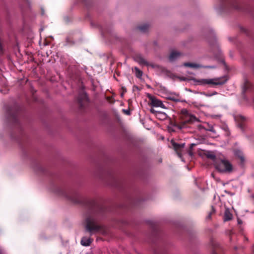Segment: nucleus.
<instances>
[{"label":"nucleus","instance_id":"1","mask_svg":"<svg viewBox=\"0 0 254 254\" xmlns=\"http://www.w3.org/2000/svg\"><path fill=\"white\" fill-rule=\"evenodd\" d=\"M85 203L89 210L85 219V230L92 235L102 229V226L98 222L102 215L103 208L94 200H86Z\"/></svg>","mask_w":254,"mask_h":254},{"label":"nucleus","instance_id":"2","mask_svg":"<svg viewBox=\"0 0 254 254\" xmlns=\"http://www.w3.org/2000/svg\"><path fill=\"white\" fill-rule=\"evenodd\" d=\"M55 192L60 196L74 203H82V199L80 194L76 190L65 188L58 187Z\"/></svg>","mask_w":254,"mask_h":254},{"label":"nucleus","instance_id":"3","mask_svg":"<svg viewBox=\"0 0 254 254\" xmlns=\"http://www.w3.org/2000/svg\"><path fill=\"white\" fill-rule=\"evenodd\" d=\"M214 165L216 169L221 173H230L233 169L231 164L225 159L218 158L214 161Z\"/></svg>","mask_w":254,"mask_h":254},{"label":"nucleus","instance_id":"4","mask_svg":"<svg viewBox=\"0 0 254 254\" xmlns=\"http://www.w3.org/2000/svg\"><path fill=\"white\" fill-rule=\"evenodd\" d=\"M6 116L8 120L14 124H19L18 119V108L17 105H13L12 107H6Z\"/></svg>","mask_w":254,"mask_h":254},{"label":"nucleus","instance_id":"5","mask_svg":"<svg viewBox=\"0 0 254 254\" xmlns=\"http://www.w3.org/2000/svg\"><path fill=\"white\" fill-rule=\"evenodd\" d=\"M180 118L182 122L184 124L192 123L198 121L193 115L190 114L186 109H183L181 110Z\"/></svg>","mask_w":254,"mask_h":254},{"label":"nucleus","instance_id":"6","mask_svg":"<svg viewBox=\"0 0 254 254\" xmlns=\"http://www.w3.org/2000/svg\"><path fill=\"white\" fill-rule=\"evenodd\" d=\"M222 9L232 8L237 10H242V7L237 0H220Z\"/></svg>","mask_w":254,"mask_h":254},{"label":"nucleus","instance_id":"7","mask_svg":"<svg viewBox=\"0 0 254 254\" xmlns=\"http://www.w3.org/2000/svg\"><path fill=\"white\" fill-rule=\"evenodd\" d=\"M198 85H204L206 84H212L214 85H223L225 81H220L218 79H202L196 80Z\"/></svg>","mask_w":254,"mask_h":254},{"label":"nucleus","instance_id":"8","mask_svg":"<svg viewBox=\"0 0 254 254\" xmlns=\"http://www.w3.org/2000/svg\"><path fill=\"white\" fill-rule=\"evenodd\" d=\"M78 103L81 108H83L88 103V99L87 94L81 91L78 96Z\"/></svg>","mask_w":254,"mask_h":254},{"label":"nucleus","instance_id":"9","mask_svg":"<svg viewBox=\"0 0 254 254\" xmlns=\"http://www.w3.org/2000/svg\"><path fill=\"white\" fill-rule=\"evenodd\" d=\"M111 182L109 183L110 185L120 189L122 188V181L118 178L114 174H111L110 176Z\"/></svg>","mask_w":254,"mask_h":254},{"label":"nucleus","instance_id":"10","mask_svg":"<svg viewBox=\"0 0 254 254\" xmlns=\"http://www.w3.org/2000/svg\"><path fill=\"white\" fill-rule=\"evenodd\" d=\"M171 144L174 149V150L176 151L177 153L178 156L181 158L182 157V150L184 148L185 143H178L177 142H175L174 141H171Z\"/></svg>","mask_w":254,"mask_h":254},{"label":"nucleus","instance_id":"11","mask_svg":"<svg viewBox=\"0 0 254 254\" xmlns=\"http://www.w3.org/2000/svg\"><path fill=\"white\" fill-rule=\"evenodd\" d=\"M151 100V105L152 107H161L163 109H166L165 106L163 104L162 102L157 99L155 97H151L150 98Z\"/></svg>","mask_w":254,"mask_h":254},{"label":"nucleus","instance_id":"12","mask_svg":"<svg viewBox=\"0 0 254 254\" xmlns=\"http://www.w3.org/2000/svg\"><path fill=\"white\" fill-rule=\"evenodd\" d=\"M199 129H204L205 130L209 131L212 132L214 135L217 134V132L216 130L215 129L214 127L208 123L206 124L204 126L200 125L198 126Z\"/></svg>","mask_w":254,"mask_h":254},{"label":"nucleus","instance_id":"13","mask_svg":"<svg viewBox=\"0 0 254 254\" xmlns=\"http://www.w3.org/2000/svg\"><path fill=\"white\" fill-rule=\"evenodd\" d=\"M183 55V54L178 51H172L169 56V61L173 62L178 59Z\"/></svg>","mask_w":254,"mask_h":254},{"label":"nucleus","instance_id":"14","mask_svg":"<svg viewBox=\"0 0 254 254\" xmlns=\"http://www.w3.org/2000/svg\"><path fill=\"white\" fill-rule=\"evenodd\" d=\"M135 60L140 65L149 66V63L140 55H136L135 57Z\"/></svg>","mask_w":254,"mask_h":254},{"label":"nucleus","instance_id":"15","mask_svg":"<svg viewBox=\"0 0 254 254\" xmlns=\"http://www.w3.org/2000/svg\"><path fill=\"white\" fill-rule=\"evenodd\" d=\"M184 65L185 66L190 67L193 68H198L200 67L203 68H213L214 66H203L199 64H194V63H185L184 64Z\"/></svg>","mask_w":254,"mask_h":254},{"label":"nucleus","instance_id":"16","mask_svg":"<svg viewBox=\"0 0 254 254\" xmlns=\"http://www.w3.org/2000/svg\"><path fill=\"white\" fill-rule=\"evenodd\" d=\"M252 87V84L248 80L245 81L244 84L243 86L242 93L244 95L245 93L251 90Z\"/></svg>","mask_w":254,"mask_h":254},{"label":"nucleus","instance_id":"17","mask_svg":"<svg viewBox=\"0 0 254 254\" xmlns=\"http://www.w3.org/2000/svg\"><path fill=\"white\" fill-rule=\"evenodd\" d=\"M232 218V214L230 212L229 208H226L224 215V221H227L230 220Z\"/></svg>","mask_w":254,"mask_h":254},{"label":"nucleus","instance_id":"18","mask_svg":"<svg viewBox=\"0 0 254 254\" xmlns=\"http://www.w3.org/2000/svg\"><path fill=\"white\" fill-rule=\"evenodd\" d=\"M92 239L90 238L83 237L81 240V244L83 246H89L92 243Z\"/></svg>","mask_w":254,"mask_h":254},{"label":"nucleus","instance_id":"19","mask_svg":"<svg viewBox=\"0 0 254 254\" xmlns=\"http://www.w3.org/2000/svg\"><path fill=\"white\" fill-rule=\"evenodd\" d=\"M210 244L213 249L212 251V254H218L215 249L219 247V244L213 239L211 240Z\"/></svg>","mask_w":254,"mask_h":254},{"label":"nucleus","instance_id":"20","mask_svg":"<svg viewBox=\"0 0 254 254\" xmlns=\"http://www.w3.org/2000/svg\"><path fill=\"white\" fill-rule=\"evenodd\" d=\"M234 154L235 156L239 158L242 162L245 160L243 152L240 149H236L234 150Z\"/></svg>","mask_w":254,"mask_h":254},{"label":"nucleus","instance_id":"21","mask_svg":"<svg viewBox=\"0 0 254 254\" xmlns=\"http://www.w3.org/2000/svg\"><path fill=\"white\" fill-rule=\"evenodd\" d=\"M149 28V25L148 24H144L137 27V29L141 32L145 33Z\"/></svg>","mask_w":254,"mask_h":254},{"label":"nucleus","instance_id":"22","mask_svg":"<svg viewBox=\"0 0 254 254\" xmlns=\"http://www.w3.org/2000/svg\"><path fill=\"white\" fill-rule=\"evenodd\" d=\"M150 111L151 113L153 114H156V116H163L164 118L166 117V114L165 113L162 112H159V111H156L153 108H151L150 109Z\"/></svg>","mask_w":254,"mask_h":254},{"label":"nucleus","instance_id":"23","mask_svg":"<svg viewBox=\"0 0 254 254\" xmlns=\"http://www.w3.org/2000/svg\"><path fill=\"white\" fill-rule=\"evenodd\" d=\"M206 156L208 158L212 159L214 163L216 159H218V158L216 157L215 155L213 153L211 152H208L206 154Z\"/></svg>","mask_w":254,"mask_h":254},{"label":"nucleus","instance_id":"24","mask_svg":"<svg viewBox=\"0 0 254 254\" xmlns=\"http://www.w3.org/2000/svg\"><path fill=\"white\" fill-rule=\"evenodd\" d=\"M134 72L135 76L138 78H141L142 76V71H141L138 67H134Z\"/></svg>","mask_w":254,"mask_h":254},{"label":"nucleus","instance_id":"25","mask_svg":"<svg viewBox=\"0 0 254 254\" xmlns=\"http://www.w3.org/2000/svg\"><path fill=\"white\" fill-rule=\"evenodd\" d=\"M215 212V210L213 206H212V209L211 211L208 213V215L207 216L206 219V220H210L211 218V215L212 214H214Z\"/></svg>","mask_w":254,"mask_h":254},{"label":"nucleus","instance_id":"26","mask_svg":"<svg viewBox=\"0 0 254 254\" xmlns=\"http://www.w3.org/2000/svg\"><path fill=\"white\" fill-rule=\"evenodd\" d=\"M37 171H38L41 172H43L44 171V169L42 166H41L40 165H38L37 166V168L35 169Z\"/></svg>","mask_w":254,"mask_h":254},{"label":"nucleus","instance_id":"27","mask_svg":"<svg viewBox=\"0 0 254 254\" xmlns=\"http://www.w3.org/2000/svg\"><path fill=\"white\" fill-rule=\"evenodd\" d=\"M169 99H170L172 101H175V102H180V100L174 97H170L168 98Z\"/></svg>","mask_w":254,"mask_h":254},{"label":"nucleus","instance_id":"28","mask_svg":"<svg viewBox=\"0 0 254 254\" xmlns=\"http://www.w3.org/2000/svg\"><path fill=\"white\" fill-rule=\"evenodd\" d=\"M150 66L152 68H156L158 67V65H156V64H151V63H149V66Z\"/></svg>","mask_w":254,"mask_h":254},{"label":"nucleus","instance_id":"29","mask_svg":"<svg viewBox=\"0 0 254 254\" xmlns=\"http://www.w3.org/2000/svg\"><path fill=\"white\" fill-rule=\"evenodd\" d=\"M200 94L203 95L206 97H211V95H210V93H205V92H200Z\"/></svg>","mask_w":254,"mask_h":254},{"label":"nucleus","instance_id":"30","mask_svg":"<svg viewBox=\"0 0 254 254\" xmlns=\"http://www.w3.org/2000/svg\"><path fill=\"white\" fill-rule=\"evenodd\" d=\"M239 127L241 129H243L244 128V125L243 123H240L239 125Z\"/></svg>","mask_w":254,"mask_h":254},{"label":"nucleus","instance_id":"31","mask_svg":"<svg viewBox=\"0 0 254 254\" xmlns=\"http://www.w3.org/2000/svg\"><path fill=\"white\" fill-rule=\"evenodd\" d=\"M195 145V144L194 143H191L190 144V150H192L193 146Z\"/></svg>","mask_w":254,"mask_h":254},{"label":"nucleus","instance_id":"32","mask_svg":"<svg viewBox=\"0 0 254 254\" xmlns=\"http://www.w3.org/2000/svg\"><path fill=\"white\" fill-rule=\"evenodd\" d=\"M188 152L190 156H192V155H193V153H192V152L191 150H190V149H189V150L188 151Z\"/></svg>","mask_w":254,"mask_h":254},{"label":"nucleus","instance_id":"33","mask_svg":"<svg viewBox=\"0 0 254 254\" xmlns=\"http://www.w3.org/2000/svg\"><path fill=\"white\" fill-rule=\"evenodd\" d=\"M241 30H242V31H243V32H245V33H247V29H245V28H242L241 29Z\"/></svg>","mask_w":254,"mask_h":254},{"label":"nucleus","instance_id":"34","mask_svg":"<svg viewBox=\"0 0 254 254\" xmlns=\"http://www.w3.org/2000/svg\"><path fill=\"white\" fill-rule=\"evenodd\" d=\"M216 94H217V92L216 91H214L213 92L210 93V95H211V96H212L213 95H215Z\"/></svg>","mask_w":254,"mask_h":254},{"label":"nucleus","instance_id":"35","mask_svg":"<svg viewBox=\"0 0 254 254\" xmlns=\"http://www.w3.org/2000/svg\"><path fill=\"white\" fill-rule=\"evenodd\" d=\"M4 254V252L0 248V254Z\"/></svg>","mask_w":254,"mask_h":254},{"label":"nucleus","instance_id":"36","mask_svg":"<svg viewBox=\"0 0 254 254\" xmlns=\"http://www.w3.org/2000/svg\"><path fill=\"white\" fill-rule=\"evenodd\" d=\"M238 223L239 224H241L242 223V221L241 220L238 219Z\"/></svg>","mask_w":254,"mask_h":254},{"label":"nucleus","instance_id":"37","mask_svg":"<svg viewBox=\"0 0 254 254\" xmlns=\"http://www.w3.org/2000/svg\"><path fill=\"white\" fill-rule=\"evenodd\" d=\"M125 112L127 114L129 115V111H126L125 110Z\"/></svg>","mask_w":254,"mask_h":254},{"label":"nucleus","instance_id":"38","mask_svg":"<svg viewBox=\"0 0 254 254\" xmlns=\"http://www.w3.org/2000/svg\"><path fill=\"white\" fill-rule=\"evenodd\" d=\"M158 117H159V118H162L163 119H165L166 118H164L163 116H157Z\"/></svg>","mask_w":254,"mask_h":254},{"label":"nucleus","instance_id":"39","mask_svg":"<svg viewBox=\"0 0 254 254\" xmlns=\"http://www.w3.org/2000/svg\"><path fill=\"white\" fill-rule=\"evenodd\" d=\"M241 119H242V121H244V120H245V118H244V117H241Z\"/></svg>","mask_w":254,"mask_h":254},{"label":"nucleus","instance_id":"40","mask_svg":"<svg viewBox=\"0 0 254 254\" xmlns=\"http://www.w3.org/2000/svg\"><path fill=\"white\" fill-rule=\"evenodd\" d=\"M42 14H44V11L43 9H42Z\"/></svg>","mask_w":254,"mask_h":254},{"label":"nucleus","instance_id":"41","mask_svg":"<svg viewBox=\"0 0 254 254\" xmlns=\"http://www.w3.org/2000/svg\"><path fill=\"white\" fill-rule=\"evenodd\" d=\"M235 250H237V247H235Z\"/></svg>","mask_w":254,"mask_h":254}]
</instances>
